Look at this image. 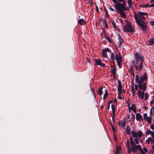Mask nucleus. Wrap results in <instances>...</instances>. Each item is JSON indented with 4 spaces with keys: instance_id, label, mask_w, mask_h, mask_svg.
Listing matches in <instances>:
<instances>
[{
    "instance_id": "1",
    "label": "nucleus",
    "mask_w": 154,
    "mask_h": 154,
    "mask_svg": "<svg viewBox=\"0 0 154 154\" xmlns=\"http://www.w3.org/2000/svg\"><path fill=\"white\" fill-rule=\"evenodd\" d=\"M139 75H137L135 77L136 82L138 83L140 89L138 91V95L139 97L143 99L144 98V91H146V83L144 82L147 79L146 73H144L143 75H140V79Z\"/></svg>"
},
{
    "instance_id": "2",
    "label": "nucleus",
    "mask_w": 154,
    "mask_h": 154,
    "mask_svg": "<svg viewBox=\"0 0 154 154\" xmlns=\"http://www.w3.org/2000/svg\"><path fill=\"white\" fill-rule=\"evenodd\" d=\"M143 60V55L138 53L135 54L134 61L133 62L137 70L141 71L142 69Z\"/></svg>"
},
{
    "instance_id": "3",
    "label": "nucleus",
    "mask_w": 154,
    "mask_h": 154,
    "mask_svg": "<svg viewBox=\"0 0 154 154\" xmlns=\"http://www.w3.org/2000/svg\"><path fill=\"white\" fill-rule=\"evenodd\" d=\"M132 137L134 138V140L135 142L132 137H130V143L131 146L135 144H138L139 143V142H141L140 137L142 136L143 133L141 131H138L137 132H136L134 129L131 132Z\"/></svg>"
},
{
    "instance_id": "4",
    "label": "nucleus",
    "mask_w": 154,
    "mask_h": 154,
    "mask_svg": "<svg viewBox=\"0 0 154 154\" xmlns=\"http://www.w3.org/2000/svg\"><path fill=\"white\" fill-rule=\"evenodd\" d=\"M148 16L146 13L139 11L137 14H135L134 17L136 22L145 20L146 17Z\"/></svg>"
},
{
    "instance_id": "5",
    "label": "nucleus",
    "mask_w": 154,
    "mask_h": 154,
    "mask_svg": "<svg viewBox=\"0 0 154 154\" xmlns=\"http://www.w3.org/2000/svg\"><path fill=\"white\" fill-rule=\"evenodd\" d=\"M114 3H115L114 6L117 12L122 11L126 10L125 2H124L123 3H121L119 2H118L116 0V2Z\"/></svg>"
},
{
    "instance_id": "6",
    "label": "nucleus",
    "mask_w": 154,
    "mask_h": 154,
    "mask_svg": "<svg viewBox=\"0 0 154 154\" xmlns=\"http://www.w3.org/2000/svg\"><path fill=\"white\" fill-rule=\"evenodd\" d=\"M136 144L131 146V147H130V149H128V152L129 154L131 153V152L134 153H136L139 149H140V145L138 144L137 145Z\"/></svg>"
},
{
    "instance_id": "7",
    "label": "nucleus",
    "mask_w": 154,
    "mask_h": 154,
    "mask_svg": "<svg viewBox=\"0 0 154 154\" xmlns=\"http://www.w3.org/2000/svg\"><path fill=\"white\" fill-rule=\"evenodd\" d=\"M123 30L126 32H134V31L131 24L128 21H127V24L123 27Z\"/></svg>"
},
{
    "instance_id": "8",
    "label": "nucleus",
    "mask_w": 154,
    "mask_h": 154,
    "mask_svg": "<svg viewBox=\"0 0 154 154\" xmlns=\"http://www.w3.org/2000/svg\"><path fill=\"white\" fill-rule=\"evenodd\" d=\"M136 23L142 30H145L147 28L146 25L143 20L137 21Z\"/></svg>"
},
{
    "instance_id": "9",
    "label": "nucleus",
    "mask_w": 154,
    "mask_h": 154,
    "mask_svg": "<svg viewBox=\"0 0 154 154\" xmlns=\"http://www.w3.org/2000/svg\"><path fill=\"white\" fill-rule=\"evenodd\" d=\"M143 117L144 120L146 121L148 124H150L151 123L152 118L151 116H148L147 114L145 113L143 115Z\"/></svg>"
},
{
    "instance_id": "10",
    "label": "nucleus",
    "mask_w": 154,
    "mask_h": 154,
    "mask_svg": "<svg viewBox=\"0 0 154 154\" xmlns=\"http://www.w3.org/2000/svg\"><path fill=\"white\" fill-rule=\"evenodd\" d=\"M116 59L118 65L120 66L121 65L122 60L121 56L119 53H118L116 55Z\"/></svg>"
},
{
    "instance_id": "11",
    "label": "nucleus",
    "mask_w": 154,
    "mask_h": 154,
    "mask_svg": "<svg viewBox=\"0 0 154 154\" xmlns=\"http://www.w3.org/2000/svg\"><path fill=\"white\" fill-rule=\"evenodd\" d=\"M94 61L96 65L100 66L103 67H106L105 64L102 63V61L100 59H94Z\"/></svg>"
},
{
    "instance_id": "12",
    "label": "nucleus",
    "mask_w": 154,
    "mask_h": 154,
    "mask_svg": "<svg viewBox=\"0 0 154 154\" xmlns=\"http://www.w3.org/2000/svg\"><path fill=\"white\" fill-rule=\"evenodd\" d=\"M109 53L111 52V51L108 48H106L103 49L102 50L103 56L105 57H107V52Z\"/></svg>"
},
{
    "instance_id": "13",
    "label": "nucleus",
    "mask_w": 154,
    "mask_h": 154,
    "mask_svg": "<svg viewBox=\"0 0 154 154\" xmlns=\"http://www.w3.org/2000/svg\"><path fill=\"white\" fill-rule=\"evenodd\" d=\"M136 120L137 121H140L143 120L142 116L140 113H136Z\"/></svg>"
},
{
    "instance_id": "14",
    "label": "nucleus",
    "mask_w": 154,
    "mask_h": 154,
    "mask_svg": "<svg viewBox=\"0 0 154 154\" xmlns=\"http://www.w3.org/2000/svg\"><path fill=\"white\" fill-rule=\"evenodd\" d=\"M119 126L122 128H124L125 127L126 125V121L121 120L119 121L118 123Z\"/></svg>"
},
{
    "instance_id": "15",
    "label": "nucleus",
    "mask_w": 154,
    "mask_h": 154,
    "mask_svg": "<svg viewBox=\"0 0 154 154\" xmlns=\"http://www.w3.org/2000/svg\"><path fill=\"white\" fill-rule=\"evenodd\" d=\"M118 92H120V93H122V83L120 81H119L118 82Z\"/></svg>"
},
{
    "instance_id": "16",
    "label": "nucleus",
    "mask_w": 154,
    "mask_h": 154,
    "mask_svg": "<svg viewBox=\"0 0 154 154\" xmlns=\"http://www.w3.org/2000/svg\"><path fill=\"white\" fill-rule=\"evenodd\" d=\"M136 107V105L134 103H132L131 104V106H130V108L134 113H136L137 112Z\"/></svg>"
},
{
    "instance_id": "17",
    "label": "nucleus",
    "mask_w": 154,
    "mask_h": 154,
    "mask_svg": "<svg viewBox=\"0 0 154 154\" xmlns=\"http://www.w3.org/2000/svg\"><path fill=\"white\" fill-rule=\"evenodd\" d=\"M110 53H111V55L110 56V59H109V60L111 62L113 63L114 60L115 59L114 55L113 53L111 51V52Z\"/></svg>"
},
{
    "instance_id": "18",
    "label": "nucleus",
    "mask_w": 154,
    "mask_h": 154,
    "mask_svg": "<svg viewBox=\"0 0 154 154\" xmlns=\"http://www.w3.org/2000/svg\"><path fill=\"white\" fill-rule=\"evenodd\" d=\"M146 134L147 135H149L150 134L152 136V137H154V131H152L150 130H147Z\"/></svg>"
},
{
    "instance_id": "19",
    "label": "nucleus",
    "mask_w": 154,
    "mask_h": 154,
    "mask_svg": "<svg viewBox=\"0 0 154 154\" xmlns=\"http://www.w3.org/2000/svg\"><path fill=\"white\" fill-rule=\"evenodd\" d=\"M78 23L81 25H83L85 24L86 22L84 20L81 19L78 20Z\"/></svg>"
},
{
    "instance_id": "20",
    "label": "nucleus",
    "mask_w": 154,
    "mask_h": 154,
    "mask_svg": "<svg viewBox=\"0 0 154 154\" xmlns=\"http://www.w3.org/2000/svg\"><path fill=\"white\" fill-rule=\"evenodd\" d=\"M124 11H120L117 12L119 13L122 17L125 18L126 17V14L124 12Z\"/></svg>"
},
{
    "instance_id": "21",
    "label": "nucleus",
    "mask_w": 154,
    "mask_h": 154,
    "mask_svg": "<svg viewBox=\"0 0 154 154\" xmlns=\"http://www.w3.org/2000/svg\"><path fill=\"white\" fill-rule=\"evenodd\" d=\"M103 85H102L100 86V88L98 89V93L100 96H101L103 94V92L102 91V89H103Z\"/></svg>"
},
{
    "instance_id": "22",
    "label": "nucleus",
    "mask_w": 154,
    "mask_h": 154,
    "mask_svg": "<svg viewBox=\"0 0 154 154\" xmlns=\"http://www.w3.org/2000/svg\"><path fill=\"white\" fill-rule=\"evenodd\" d=\"M118 38L119 41V46H121L122 44L124 42V41L121 35H118Z\"/></svg>"
},
{
    "instance_id": "23",
    "label": "nucleus",
    "mask_w": 154,
    "mask_h": 154,
    "mask_svg": "<svg viewBox=\"0 0 154 154\" xmlns=\"http://www.w3.org/2000/svg\"><path fill=\"white\" fill-rule=\"evenodd\" d=\"M111 107H112V113L113 114L112 119H113L114 117L115 114V106L113 104L111 105Z\"/></svg>"
},
{
    "instance_id": "24",
    "label": "nucleus",
    "mask_w": 154,
    "mask_h": 154,
    "mask_svg": "<svg viewBox=\"0 0 154 154\" xmlns=\"http://www.w3.org/2000/svg\"><path fill=\"white\" fill-rule=\"evenodd\" d=\"M126 132L127 134H129L130 133V128L129 126H127L126 128Z\"/></svg>"
},
{
    "instance_id": "25",
    "label": "nucleus",
    "mask_w": 154,
    "mask_h": 154,
    "mask_svg": "<svg viewBox=\"0 0 154 154\" xmlns=\"http://www.w3.org/2000/svg\"><path fill=\"white\" fill-rule=\"evenodd\" d=\"M108 91L106 89L105 90V93L104 94L103 96V100H105L106 99V97L108 96Z\"/></svg>"
},
{
    "instance_id": "26",
    "label": "nucleus",
    "mask_w": 154,
    "mask_h": 154,
    "mask_svg": "<svg viewBox=\"0 0 154 154\" xmlns=\"http://www.w3.org/2000/svg\"><path fill=\"white\" fill-rule=\"evenodd\" d=\"M131 89L132 91L133 95V96H134V94L135 93V91L134 89V83H133L131 87Z\"/></svg>"
},
{
    "instance_id": "27",
    "label": "nucleus",
    "mask_w": 154,
    "mask_h": 154,
    "mask_svg": "<svg viewBox=\"0 0 154 154\" xmlns=\"http://www.w3.org/2000/svg\"><path fill=\"white\" fill-rule=\"evenodd\" d=\"M149 4L146 3V4H143L141 5L140 6L142 8H149Z\"/></svg>"
},
{
    "instance_id": "28",
    "label": "nucleus",
    "mask_w": 154,
    "mask_h": 154,
    "mask_svg": "<svg viewBox=\"0 0 154 154\" xmlns=\"http://www.w3.org/2000/svg\"><path fill=\"white\" fill-rule=\"evenodd\" d=\"M127 2L129 8H131L132 6V2L131 0H128Z\"/></svg>"
},
{
    "instance_id": "29",
    "label": "nucleus",
    "mask_w": 154,
    "mask_h": 154,
    "mask_svg": "<svg viewBox=\"0 0 154 154\" xmlns=\"http://www.w3.org/2000/svg\"><path fill=\"white\" fill-rule=\"evenodd\" d=\"M149 42L150 43L149 45H153L154 43V38H152L150 39Z\"/></svg>"
},
{
    "instance_id": "30",
    "label": "nucleus",
    "mask_w": 154,
    "mask_h": 154,
    "mask_svg": "<svg viewBox=\"0 0 154 154\" xmlns=\"http://www.w3.org/2000/svg\"><path fill=\"white\" fill-rule=\"evenodd\" d=\"M120 149V148L119 146L117 147L116 150L115 152L116 154H119V151Z\"/></svg>"
},
{
    "instance_id": "31",
    "label": "nucleus",
    "mask_w": 154,
    "mask_h": 154,
    "mask_svg": "<svg viewBox=\"0 0 154 154\" xmlns=\"http://www.w3.org/2000/svg\"><path fill=\"white\" fill-rule=\"evenodd\" d=\"M144 95H145L144 100H147L148 97H149V94L148 93L146 92V93H145Z\"/></svg>"
},
{
    "instance_id": "32",
    "label": "nucleus",
    "mask_w": 154,
    "mask_h": 154,
    "mask_svg": "<svg viewBox=\"0 0 154 154\" xmlns=\"http://www.w3.org/2000/svg\"><path fill=\"white\" fill-rule=\"evenodd\" d=\"M152 141V138L151 137H149L146 140V142L148 144H149L150 142Z\"/></svg>"
},
{
    "instance_id": "33",
    "label": "nucleus",
    "mask_w": 154,
    "mask_h": 154,
    "mask_svg": "<svg viewBox=\"0 0 154 154\" xmlns=\"http://www.w3.org/2000/svg\"><path fill=\"white\" fill-rule=\"evenodd\" d=\"M129 142L130 141L129 140H127L126 145L127 147H128V149H130V146L129 145Z\"/></svg>"
},
{
    "instance_id": "34",
    "label": "nucleus",
    "mask_w": 154,
    "mask_h": 154,
    "mask_svg": "<svg viewBox=\"0 0 154 154\" xmlns=\"http://www.w3.org/2000/svg\"><path fill=\"white\" fill-rule=\"evenodd\" d=\"M122 93H120V92H118V98L120 100H121L122 98V97L121 95V94H122Z\"/></svg>"
},
{
    "instance_id": "35",
    "label": "nucleus",
    "mask_w": 154,
    "mask_h": 154,
    "mask_svg": "<svg viewBox=\"0 0 154 154\" xmlns=\"http://www.w3.org/2000/svg\"><path fill=\"white\" fill-rule=\"evenodd\" d=\"M139 150L140 152V153L142 154H145V152L143 150V149H141V147L140 146V149H139Z\"/></svg>"
},
{
    "instance_id": "36",
    "label": "nucleus",
    "mask_w": 154,
    "mask_h": 154,
    "mask_svg": "<svg viewBox=\"0 0 154 154\" xmlns=\"http://www.w3.org/2000/svg\"><path fill=\"white\" fill-rule=\"evenodd\" d=\"M112 73L114 75H115L116 73V69L115 68H112Z\"/></svg>"
},
{
    "instance_id": "37",
    "label": "nucleus",
    "mask_w": 154,
    "mask_h": 154,
    "mask_svg": "<svg viewBox=\"0 0 154 154\" xmlns=\"http://www.w3.org/2000/svg\"><path fill=\"white\" fill-rule=\"evenodd\" d=\"M91 91L92 92H93V94H94V96L95 98V92H94V89L92 88H91Z\"/></svg>"
},
{
    "instance_id": "38",
    "label": "nucleus",
    "mask_w": 154,
    "mask_h": 154,
    "mask_svg": "<svg viewBox=\"0 0 154 154\" xmlns=\"http://www.w3.org/2000/svg\"><path fill=\"white\" fill-rule=\"evenodd\" d=\"M127 106L128 107L129 112V113H130L131 112V109L130 108V103H128Z\"/></svg>"
},
{
    "instance_id": "39",
    "label": "nucleus",
    "mask_w": 154,
    "mask_h": 154,
    "mask_svg": "<svg viewBox=\"0 0 154 154\" xmlns=\"http://www.w3.org/2000/svg\"><path fill=\"white\" fill-rule=\"evenodd\" d=\"M106 39L109 42H111V40L110 38L108 36H106Z\"/></svg>"
},
{
    "instance_id": "40",
    "label": "nucleus",
    "mask_w": 154,
    "mask_h": 154,
    "mask_svg": "<svg viewBox=\"0 0 154 154\" xmlns=\"http://www.w3.org/2000/svg\"><path fill=\"white\" fill-rule=\"evenodd\" d=\"M104 23L105 24V27L106 28H107L108 27V26L105 20H104Z\"/></svg>"
},
{
    "instance_id": "41",
    "label": "nucleus",
    "mask_w": 154,
    "mask_h": 154,
    "mask_svg": "<svg viewBox=\"0 0 154 154\" xmlns=\"http://www.w3.org/2000/svg\"><path fill=\"white\" fill-rule=\"evenodd\" d=\"M143 149H144V151L145 152V153L146 152L147 153L148 152V151L147 149L146 148L144 147Z\"/></svg>"
},
{
    "instance_id": "42",
    "label": "nucleus",
    "mask_w": 154,
    "mask_h": 154,
    "mask_svg": "<svg viewBox=\"0 0 154 154\" xmlns=\"http://www.w3.org/2000/svg\"><path fill=\"white\" fill-rule=\"evenodd\" d=\"M112 25L114 28H116V25L114 22H112Z\"/></svg>"
},
{
    "instance_id": "43",
    "label": "nucleus",
    "mask_w": 154,
    "mask_h": 154,
    "mask_svg": "<svg viewBox=\"0 0 154 154\" xmlns=\"http://www.w3.org/2000/svg\"><path fill=\"white\" fill-rule=\"evenodd\" d=\"M154 7V3H152L150 5H149V7Z\"/></svg>"
},
{
    "instance_id": "44",
    "label": "nucleus",
    "mask_w": 154,
    "mask_h": 154,
    "mask_svg": "<svg viewBox=\"0 0 154 154\" xmlns=\"http://www.w3.org/2000/svg\"><path fill=\"white\" fill-rule=\"evenodd\" d=\"M135 89L136 90H137L138 89V86L137 85H135Z\"/></svg>"
},
{
    "instance_id": "45",
    "label": "nucleus",
    "mask_w": 154,
    "mask_h": 154,
    "mask_svg": "<svg viewBox=\"0 0 154 154\" xmlns=\"http://www.w3.org/2000/svg\"><path fill=\"white\" fill-rule=\"evenodd\" d=\"M150 128L152 130H154V126L153 125H151L150 126Z\"/></svg>"
},
{
    "instance_id": "46",
    "label": "nucleus",
    "mask_w": 154,
    "mask_h": 154,
    "mask_svg": "<svg viewBox=\"0 0 154 154\" xmlns=\"http://www.w3.org/2000/svg\"><path fill=\"white\" fill-rule=\"evenodd\" d=\"M154 101L153 100H152L150 102V104L151 106H152L153 103Z\"/></svg>"
},
{
    "instance_id": "47",
    "label": "nucleus",
    "mask_w": 154,
    "mask_h": 154,
    "mask_svg": "<svg viewBox=\"0 0 154 154\" xmlns=\"http://www.w3.org/2000/svg\"><path fill=\"white\" fill-rule=\"evenodd\" d=\"M151 142L153 144V145H154V137H152V138Z\"/></svg>"
},
{
    "instance_id": "48",
    "label": "nucleus",
    "mask_w": 154,
    "mask_h": 154,
    "mask_svg": "<svg viewBox=\"0 0 154 154\" xmlns=\"http://www.w3.org/2000/svg\"><path fill=\"white\" fill-rule=\"evenodd\" d=\"M152 107L151 108L150 110V114L151 116H152Z\"/></svg>"
},
{
    "instance_id": "49",
    "label": "nucleus",
    "mask_w": 154,
    "mask_h": 154,
    "mask_svg": "<svg viewBox=\"0 0 154 154\" xmlns=\"http://www.w3.org/2000/svg\"><path fill=\"white\" fill-rule=\"evenodd\" d=\"M109 9L110 10L112 11H114V9L112 8L111 7H110L109 8Z\"/></svg>"
},
{
    "instance_id": "50",
    "label": "nucleus",
    "mask_w": 154,
    "mask_h": 154,
    "mask_svg": "<svg viewBox=\"0 0 154 154\" xmlns=\"http://www.w3.org/2000/svg\"><path fill=\"white\" fill-rule=\"evenodd\" d=\"M151 25H152V26L154 25V21H152V22H151Z\"/></svg>"
},
{
    "instance_id": "51",
    "label": "nucleus",
    "mask_w": 154,
    "mask_h": 154,
    "mask_svg": "<svg viewBox=\"0 0 154 154\" xmlns=\"http://www.w3.org/2000/svg\"><path fill=\"white\" fill-rule=\"evenodd\" d=\"M152 147L153 151V153H154V145H152Z\"/></svg>"
},
{
    "instance_id": "52",
    "label": "nucleus",
    "mask_w": 154,
    "mask_h": 154,
    "mask_svg": "<svg viewBox=\"0 0 154 154\" xmlns=\"http://www.w3.org/2000/svg\"><path fill=\"white\" fill-rule=\"evenodd\" d=\"M89 1V2L90 3H92V0H88Z\"/></svg>"
},
{
    "instance_id": "53",
    "label": "nucleus",
    "mask_w": 154,
    "mask_h": 154,
    "mask_svg": "<svg viewBox=\"0 0 154 154\" xmlns=\"http://www.w3.org/2000/svg\"><path fill=\"white\" fill-rule=\"evenodd\" d=\"M118 1L119 2H124L123 0H118Z\"/></svg>"
},
{
    "instance_id": "54",
    "label": "nucleus",
    "mask_w": 154,
    "mask_h": 154,
    "mask_svg": "<svg viewBox=\"0 0 154 154\" xmlns=\"http://www.w3.org/2000/svg\"><path fill=\"white\" fill-rule=\"evenodd\" d=\"M110 102H109L108 103V108H109V107H110Z\"/></svg>"
},
{
    "instance_id": "55",
    "label": "nucleus",
    "mask_w": 154,
    "mask_h": 154,
    "mask_svg": "<svg viewBox=\"0 0 154 154\" xmlns=\"http://www.w3.org/2000/svg\"><path fill=\"white\" fill-rule=\"evenodd\" d=\"M133 118L134 120L135 119V116L134 114L133 115Z\"/></svg>"
},
{
    "instance_id": "56",
    "label": "nucleus",
    "mask_w": 154,
    "mask_h": 154,
    "mask_svg": "<svg viewBox=\"0 0 154 154\" xmlns=\"http://www.w3.org/2000/svg\"><path fill=\"white\" fill-rule=\"evenodd\" d=\"M113 2H116L117 0H112Z\"/></svg>"
},
{
    "instance_id": "57",
    "label": "nucleus",
    "mask_w": 154,
    "mask_h": 154,
    "mask_svg": "<svg viewBox=\"0 0 154 154\" xmlns=\"http://www.w3.org/2000/svg\"><path fill=\"white\" fill-rule=\"evenodd\" d=\"M154 2V0H151V3Z\"/></svg>"
},
{
    "instance_id": "58",
    "label": "nucleus",
    "mask_w": 154,
    "mask_h": 154,
    "mask_svg": "<svg viewBox=\"0 0 154 154\" xmlns=\"http://www.w3.org/2000/svg\"><path fill=\"white\" fill-rule=\"evenodd\" d=\"M112 130H113V131H115V129L114 128H112Z\"/></svg>"
},
{
    "instance_id": "59",
    "label": "nucleus",
    "mask_w": 154,
    "mask_h": 154,
    "mask_svg": "<svg viewBox=\"0 0 154 154\" xmlns=\"http://www.w3.org/2000/svg\"><path fill=\"white\" fill-rule=\"evenodd\" d=\"M152 109L153 110V112H154V106L152 107Z\"/></svg>"
},
{
    "instance_id": "60",
    "label": "nucleus",
    "mask_w": 154,
    "mask_h": 154,
    "mask_svg": "<svg viewBox=\"0 0 154 154\" xmlns=\"http://www.w3.org/2000/svg\"><path fill=\"white\" fill-rule=\"evenodd\" d=\"M130 115H128V118H129V117H130Z\"/></svg>"
},
{
    "instance_id": "61",
    "label": "nucleus",
    "mask_w": 154,
    "mask_h": 154,
    "mask_svg": "<svg viewBox=\"0 0 154 154\" xmlns=\"http://www.w3.org/2000/svg\"><path fill=\"white\" fill-rule=\"evenodd\" d=\"M101 107L102 108H103V106H101Z\"/></svg>"
},
{
    "instance_id": "62",
    "label": "nucleus",
    "mask_w": 154,
    "mask_h": 154,
    "mask_svg": "<svg viewBox=\"0 0 154 154\" xmlns=\"http://www.w3.org/2000/svg\"><path fill=\"white\" fill-rule=\"evenodd\" d=\"M153 99L154 100V95L153 96Z\"/></svg>"
},
{
    "instance_id": "63",
    "label": "nucleus",
    "mask_w": 154,
    "mask_h": 154,
    "mask_svg": "<svg viewBox=\"0 0 154 154\" xmlns=\"http://www.w3.org/2000/svg\"><path fill=\"white\" fill-rule=\"evenodd\" d=\"M97 8V7H96V9H97V10L98 9V8Z\"/></svg>"
},
{
    "instance_id": "64",
    "label": "nucleus",
    "mask_w": 154,
    "mask_h": 154,
    "mask_svg": "<svg viewBox=\"0 0 154 154\" xmlns=\"http://www.w3.org/2000/svg\"><path fill=\"white\" fill-rule=\"evenodd\" d=\"M153 123L154 124V120H153Z\"/></svg>"
}]
</instances>
